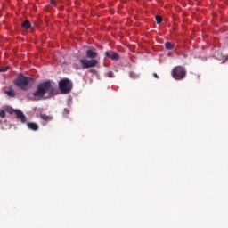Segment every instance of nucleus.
Returning <instances> with one entry per match:
<instances>
[{"instance_id":"f257e3e1","label":"nucleus","mask_w":228,"mask_h":228,"mask_svg":"<svg viewBox=\"0 0 228 228\" xmlns=\"http://www.w3.org/2000/svg\"><path fill=\"white\" fill-rule=\"evenodd\" d=\"M47 93L50 97L54 95V87H53V84H51L50 80L40 83L37 86V90L32 94V97H30V99L32 101H39V99H42V97H44Z\"/></svg>"},{"instance_id":"f03ea898","label":"nucleus","mask_w":228,"mask_h":228,"mask_svg":"<svg viewBox=\"0 0 228 228\" xmlns=\"http://www.w3.org/2000/svg\"><path fill=\"white\" fill-rule=\"evenodd\" d=\"M97 50L94 47H91L89 50L86 52V56L88 59L79 60V63L82 65V69H92L94 67H97L99 65V61L96 58L99 57V53L96 52Z\"/></svg>"},{"instance_id":"7ed1b4c3","label":"nucleus","mask_w":228,"mask_h":228,"mask_svg":"<svg viewBox=\"0 0 228 228\" xmlns=\"http://www.w3.org/2000/svg\"><path fill=\"white\" fill-rule=\"evenodd\" d=\"M35 80L29 77H24V75L20 74L14 80L15 86H18L21 90H29L33 86Z\"/></svg>"},{"instance_id":"20e7f679","label":"nucleus","mask_w":228,"mask_h":228,"mask_svg":"<svg viewBox=\"0 0 228 228\" xmlns=\"http://www.w3.org/2000/svg\"><path fill=\"white\" fill-rule=\"evenodd\" d=\"M186 68L183 66H175L171 71V76L175 81H181L186 77Z\"/></svg>"},{"instance_id":"39448f33","label":"nucleus","mask_w":228,"mask_h":228,"mask_svg":"<svg viewBox=\"0 0 228 228\" xmlns=\"http://www.w3.org/2000/svg\"><path fill=\"white\" fill-rule=\"evenodd\" d=\"M59 89L61 94H70L72 92V82L69 78H63L59 82Z\"/></svg>"},{"instance_id":"423d86ee","label":"nucleus","mask_w":228,"mask_h":228,"mask_svg":"<svg viewBox=\"0 0 228 228\" xmlns=\"http://www.w3.org/2000/svg\"><path fill=\"white\" fill-rule=\"evenodd\" d=\"M105 56L107 58H110L113 61H118L120 60V55H118V53H117V52L111 51V50L105 52Z\"/></svg>"},{"instance_id":"0eeeda50","label":"nucleus","mask_w":228,"mask_h":228,"mask_svg":"<svg viewBox=\"0 0 228 228\" xmlns=\"http://www.w3.org/2000/svg\"><path fill=\"white\" fill-rule=\"evenodd\" d=\"M14 113L16 115V118L20 120L22 124H25L26 122V115L22 112V110H15Z\"/></svg>"},{"instance_id":"6e6552de","label":"nucleus","mask_w":228,"mask_h":228,"mask_svg":"<svg viewBox=\"0 0 228 228\" xmlns=\"http://www.w3.org/2000/svg\"><path fill=\"white\" fill-rule=\"evenodd\" d=\"M27 126L31 131H38V125L37 123L28 122L27 123Z\"/></svg>"},{"instance_id":"1a4fd4ad","label":"nucleus","mask_w":228,"mask_h":228,"mask_svg":"<svg viewBox=\"0 0 228 228\" xmlns=\"http://www.w3.org/2000/svg\"><path fill=\"white\" fill-rule=\"evenodd\" d=\"M21 27L23 28V29H29L31 28V22L27 20L21 24Z\"/></svg>"},{"instance_id":"9d476101","label":"nucleus","mask_w":228,"mask_h":228,"mask_svg":"<svg viewBox=\"0 0 228 228\" xmlns=\"http://www.w3.org/2000/svg\"><path fill=\"white\" fill-rule=\"evenodd\" d=\"M40 118L42 120H53V117L52 116H49V115H46V114H40Z\"/></svg>"},{"instance_id":"9b49d317","label":"nucleus","mask_w":228,"mask_h":228,"mask_svg":"<svg viewBox=\"0 0 228 228\" xmlns=\"http://www.w3.org/2000/svg\"><path fill=\"white\" fill-rule=\"evenodd\" d=\"M165 47L167 51H172V49H174V45L170 42H166Z\"/></svg>"},{"instance_id":"f8f14e48","label":"nucleus","mask_w":228,"mask_h":228,"mask_svg":"<svg viewBox=\"0 0 228 228\" xmlns=\"http://www.w3.org/2000/svg\"><path fill=\"white\" fill-rule=\"evenodd\" d=\"M155 19H156L157 24H161V22H163V18L159 15H157Z\"/></svg>"},{"instance_id":"ddd939ff","label":"nucleus","mask_w":228,"mask_h":228,"mask_svg":"<svg viewBox=\"0 0 228 228\" xmlns=\"http://www.w3.org/2000/svg\"><path fill=\"white\" fill-rule=\"evenodd\" d=\"M6 94L9 97H15V92L13 90L6 91Z\"/></svg>"},{"instance_id":"4468645a","label":"nucleus","mask_w":228,"mask_h":228,"mask_svg":"<svg viewBox=\"0 0 228 228\" xmlns=\"http://www.w3.org/2000/svg\"><path fill=\"white\" fill-rule=\"evenodd\" d=\"M129 76L131 79H138V75H136L134 72H130Z\"/></svg>"},{"instance_id":"2eb2a0df","label":"nucleus","mask_w":228,"mask_h":228,"mask_svg":"<svg viewBox=\"0 0 228 228\" xmlns=\"http://www.w3.org/2000/svg\"><path fill=\"white\" fill-rule=\"evenodd\" d=\"M6 117V112L4 110L0 111V118H4Z\"/></svg>"},{"instance_id":"dca6fc26","label":"nucleus","mask_w":228,"mask_h":228,"mask_svg":"<svg viewBox=\"0 0 228 228\" xmlns=\"http://www.w3.org/2000/svg\"><path fill=\"white\" fill-rule=\"evenodd\" d=\"M70 113V110L69 109H64L63 115H69Z\"/></svg>"},{"instance_id":"f3484780","label":"nucleus","mask_w":228,"mask_h":228,"mask_svg":"<svg viewBox=\"0 0 228 228\" xmlns=\"http://www.w3.org/2000/svg\"><path fill=\"white\" fill-rule=\"evenodd\" d=\"M50 3L53 6H56V1L51 0Z\"/></svg>"},{"instance_id":"a211bd4d","label":"nucleus","mask_w":228,"mask_h":228,"mask_svg":"<svg viewBox=\"0 0 228 228\" xmlns=\"http://www.w3.org/2000/svg\"><path fill=\"white\" fill-rule=\"evenodd\" d=\"M8 70V68L0 69V72H6Z\"/></svg>"},{"instance_id":"6ab92c4d","label":"nucleus","mask_w":228,"mask_h":228,"mask_svg":"<svg viewBox=\"0 0 228 228\" xmlns=\"http://www.w3.org/2000/svg\"><path fill=\"white\" fill-rule=\"evenodd\" d=\"M91 74H97V70L95 69H90Z\"/></svg>"},{"instance_id":"aec40b11","label":"nucleus","mask_w":228,"mask_h":228,"mask_svg":"<svg viewBox=\"0 0 228 228\" xmlns=\"http://www.w3.org/2000/svg\"><path fill=\"white\" fill-rule=\"evenodd\" d=\"M108 77H113V73L111 71L108 73Z\"/></svg>"},{"instance_id":"412c9836","label":"nucleus","mask_w":228,"mask_h":228,"mask_svg":"<svg viewBox=\"0 0 228 228\" xmlns=\"http://www.w3.org/2000/svg\"><path fill=\"white\" fill-rule=\"evenodd\" d=\"M153 76L154 77H156V79H159V77L158 76V74L154 73Z\"/></svg>"},{"instance_id":"4be33fe9","label":"nucleus","mask_w":228,"mask_h":228,"mask_svg":"<svg viewBox=\"0 0 228 228\" xmlns=\"http://www.w3.org/2000/svg\"><path fill=\"white\" fill-rule=\"evenodd\" d=\"M225 61H228V55L225 56L224 63H225Z\"/></svg>"}]
</instances>
